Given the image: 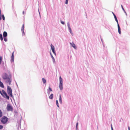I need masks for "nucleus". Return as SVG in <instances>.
<instances>
[{"instance_id":"nucleus-1","label":"nucleus","mask_w":130,"mask_h":130,"mask_svg":"<svg viewBox=\"0 0 130 130\" xmlns=\"http://www.w3.org/2000/svg\"><path fill=\"white\" fill-rule=\"evenodd\" d=\"M5 82L8 84L9 85L11 84V83L12 81V76L11 74H9V77L4 80Z\"/></svg>"},{"instance_id":"nucleus-12","label":"nucleus","mask_w":130,"mask_h":130,"mask_svg":"<svg viewBox=\"0 0 130 130\" xmlns=\"http://www.w3.org/2000/svg\"><path fill=\"white\" fill-rule=\"evenodd\" d=\"M24 25L23 24V25L22 27L21 28V31L22 32V35L23 36L25 34L24 32Z\"/></svg>"},{"instance_id":"nucleus-15","label":"nucleus","mask_w":130,"mask_h":130,"mask_svg":"<svg viewBox=\"0 0 130 130\" xmlns=\"http://www.w3.org/2000/svg\"><path fill=\"white\" fill-rule=\"evenodd\" d=\"M53 97V94H51L49 97V98L50 99H52Z\"/></svg>"},{"instance_id":"nucleus-39","label":"nucleus","mask_w":130,"mask_h":130,"mask_svg":"<svg viewBox=\"0 0 130 130\" xmlns=\"http://www.w3.org/2000/svg\"><path fill=\"white\" fill-rule=\"evenodd\" d=\"M50 53V54H51V57L52 58V56H53L52 55V54L51 53Z\"/></svg>"},{"instance_id":"nucleus-30","label":"nucleus","mask_w":130,"mask_h":130,"mask_svg":"<svg viewBox=\"0 0 130 130\" xmlns=\"http://www.w3.org/2000/svg\"><path fill=\"white\" fill-rule=\"evenodd\" d=\"M0 93L1 94V95L2 96H3V92L2 91V92L0 90Z\"/></svg>"},{"instance_id":"nucleus-33","label":"nucleus","mask_w":130,"mask_h":130,"mask_svg":"<svg viewBox=\"0 0 130 130\" xmlns=\"http://www.w3.org/2000/svg\"><path fill=\"white\" fill-rule=\"evenodd\" d=\"M118 24V29H120V26H119V25L118 24V23H117Z\"/></svg>"},{"instance_id":"nucleus-10","label":"nucleus","mask_w":130,"mask_h":130,"mask_svg":"<svg viewBox=\"0 0 130 130\" xmlns=\"http://www.w3.org/2000/svg\"><path fill=\"white\" fill-rule=\"evenodd\" d=\"M14 52H13L12 54V55L11 57V62H14Z\"/></svg>"},{"instance_id":"nucleus-35","label":"nucleus","mask_w":130,"mask_h":130,"mask_svg":"<svg viewBox=\"0 0 130 130\" xmlns=\"http://www.w3.org/2000/svg\"><path fill=\"white\" fill-rule=\"evenodd\" d=\"M66 4H68V0H66Z\"/></svg>"},{"instance_id":"nucleus-40","label":"nucleus","mask_w":130,"mask_h":130,"mask_svg":"<svg viewBox=\"0 0 130 130\" xmlns=\"http://www.w3.org/2000/svg\"><path fill=\"white\" fill-rule=\"evenodd\" d=\"M47 91H48V92H47L48 93V94H50V92H49L48 91V90Z\"/></svg>"},{"instance_id":"nucleus-16","label":"nucleus","mask_w":130,"mask_h":130,"mask_svg":"<svg viewBox=\"0 0 130 130\" xmlns=\"http://www.w3.org/2000/svg\"><path fill=\"white\" fill-rule=\"evenodd\" d=\"M42 80L43 82V83L44 84L46 83V80L44 78H43L42 79Z\"/></svg>"},{"instance_id":"nucleus-42","label":"nucleus","mask_w":130,"mask_h":130,"mask_svg":"<svg viewBox=\"0 0 130 130\" xmlns=\"http://www.w3.org/2000/svg\"><path fill=\"white\" fill-rule=\"evenodd\" d=\"M23 14H24V11H23Z\"/></svg>"},{"instance_id":"nucleus-9","label":"nucleus","mask_w":130,"mask_h":130,"mask_svg":"<svg viewBox=\"0 0 130 130\" xmlns=\"http://www.w3.org/2000/svg\"><path fill=\"white\" fill-rule=\"evenodd\" d=\"M51 49L52 51L54 53V54L55 55H56V53L55 52V47L52 44H51Z\"/></svg>"},{"instance_id":"nucleus-36","label":"nucleus","mask_w":130,"mask_h":130,"mask_svg":"<svg viewBox=\"0 0 130 130\" xmlns=\"http://www.w3.org/2000/svg\"><path fill=\"white\" fill-rule=\"evenodd\" d=\"M111 130H113V127H112V125L111 124Z\"/></svg>"},{"instance_id":"nucleus-21","label":"nucleus","mask_w":130,"mask_h":130,"mask_svg":"<svg viewBox=\"0 0 130 130\" xmlns=\"http://www.w3.org/2000/svg\"><path fill=\"white\" fill-rule=\"evenodd\" d=\"M114 17L115 19V20L117 22V23H118V20L117 19V17H116V16H114Z\"/></svg>"},{"instance_id":"nucleus-23","label":"nucleus","mask_w":130,"mask_h":130,"mask_svg":"<svg viewBox=\"0 0 130 130\" xmlns=\"http://www.w3.org/2000/svg\"><path fill=\"white\" fill-rule=\"evenodd\" d=\"M2 113L0 110V118L2 117Z\"/></svg>"},{"instance_id":"nucleus-8","label":"nucleus","mask_w":130,"mask_h":130,"mask_svg":"<svg viewBox=\"0 0 130 130\" xmlns=\"http://www.w3.org/2000/svg\"><path fill=\"white\" fill-rule=\"evenodd\" d=\"M8 111H12V107L10 104H8L7 107Z\"/></svg>"},{"instance_id":"nucleus-37","label":"nucleus","mask_w":130,"mask_h":130,"mask_svg":"<svg viewBox=\"0 0 130 130\" xmlns=\"http://www.w3.org/2000/svg\"><path fill=\"white\" fill-rule=\"evenodd\" d=\"M112 14H113V15H114V16H116V15H115V14L113 12H112Z\"/></svg>"},{"instance_id":"nucleus-32","label":"nucleus","mask_w":130,"mask_h":130,"mask_svg":"<svg viewBox=\"0 0 130 130\" xmlns=\"http://www.w3.org/2000/svg\"><path fill=\"white\" fill-rule=\"evenodd\" d=\"M2 18H3V20H5V17L3 15H2Z\"/></svg>"},{"instance_id":"nucleus-18","label":"nucleus","mask_w":130,"mask_h":130,"mask_svg":"<svg viewBox=\"0 0 130 130\" xmlns=\"http://www.w3.org/2000/svg\"><path fill=\"white\" fill-rule=\"evenodd\" d=\"M59 101L60 103H62V101H61V95H59Z\"/></svg>"},{"instance_id":"nucleus-7","label":"nucleus","mask_w":130,"mask_h":130,"mask_svg":"<svg viewBox=\"0 0 130 130\" xmlns=\"http://www.w3.org/2000/svg\"><path fill=\"white\" fill-rule=\"evenodd\" d=\"M2 77L3 79L4 80L9 77V75H7L6 73H4L2 75Z\"/></svg>"},{"instance_id":"nucleus-43","label":"nucleus","mask_w":130,"mask_h":130,"mask_svg":"<svg viewBox=\"0 0 130 130\" xmlns=\"http://www.w3.org/2000/svg\"><path fill=\"white\" fill-rule=\"evenodd\" d=\"M38 12H39V14H40V12H39V11L38 10Z\"/></svg>"},{"instance_id":"nucleus-34","label":"nucleus","mask_w":130,"mask_h":130,"mask_svg":"<svg viewBox=\"0 0 130 130\" xmlns=\"http://www.w3.org/2000/svg\"><path fill=\"white\" fill-rule=\"evenodd\" d=\"M78 123H77L76 124V128L77 129V126H78Z\"/></svg>"},{"instance_id":"nucleus-4","label":"nucleus","mask_w":130,"mask_h":130,"mask_svg":"<svg viewBox=\"0 0 130 130\" xmlns=\"http://www.w3.org/2000/svg\"><path fill=\"white\" fill-rule=\"evenodd\" d=\"M60 81V83L59 85L60 89V90H62V79L61 78V77L60 76L59 78Z\"/></svg>"},{"instance_id":"nucleus-2","label":"nucleus","mask_w":130,"mask_h":130,"mask_svg":"<svg viewBox=\"0 0 130 130\" xmlns=\"http://www.w3.org/2000/svg\"><path fill=\"white\" fill-rule=\"evenodd\" d=\"M7 93L9 96L12 97H13V96L12 93V89L9 86L7 87Z\"/></svg>"},{"instance_id":"nucleus-26","label":"nucleus","mask_w":130,"mask_h":130,"mask_svg":"<svg viewBox=\"0 0 130 130\" xmlns=\"http://www.w3.org/2000/svg\"><path fill=\"white\" fill-rule=\"evenodd\" d=\"M2 58L1 56L0 57V65L1 64L2 61Z\"/></svg>"},{"instance_id":"nucleus-17","label":"nucleus","mask_w":130,"mask_h":130,"mask_svg":"<svg viewBox=\"0 0 130 130\" xmlns=\"http://www.w3.org/2000/svg\"><path fill=\"white\" fill-rule=\"evenodd\" d=\"M0 86L2 88H3L4 87V86L2 82L1 81H0Z\"/></svg>"},{"instance_id":"nucleus-38","label":"nucleus","mask_w":130,"mask_h":130,"mask_svg":"<svg viewBox=\"0 0 130 130\" xmlns=\"http://www.w3.org/2000/svg\"><path fill=\"white\" fill-rule=\"evenodd\" d=\"M50 53V54H51V57L52 58V56H53L52 55V54L51 53Z\"/></svg>"},{"instance_id":"nucleus-28","label":"nucleus","mask_w":130,"mask_h":130,"mask_svg":"<svg viewBox=\"0 0 130 130\" xmlns=\"http://www.w3.org/2000/svg\"><path fill=\"white\" fill-rule=\"evenodd\" d=\"M61 24H62L64 25V22L63 21H61Z\"/></svg>"},{"instance_id":"nucleus-6","label":"nucleus","mask_w":130,"mask_h":130,"mask_svg":"<svg viewBox=\"0 0 130 130\" xmlns=\"http://www.w3.org/2000/svg\"><path fill=\"white\" fill-rule=\"evenodd\" d=\"M2 77L3 79L4 80L9 77V75H7L6 73H4L2 75Z\"/></svg>"},{"instance_id":"nucleus-22","label":"nucleus","mask_w":130,"mask_h":130,"mask_svg":"<svg viewBox=\"0 0 130 130\" xmlns=\"http://www.w3.org/2000/svg\"><path fill=\"white\" fill-rule=\"evenodd\" d=\"M56 104L57 105V106L58 107H59V105H58V100H57L56 101Z\"/></svg>"},{"instance_id":"nucleus-24","label":"nucleus","mask_w":130,"mask_h":130,"mask_svg":"<svg viewBox=\"0 0 130 130\" xmlns=\"http://www.w3.org/2000/svg\"><path fill=\"white\" fill-rule=\"evenodd\" d=\"M121 7L122 8V9H123V11H124V12L125 13H126L125 11V10H124V8H123V7L122 5H121Z\"/></svg>"},{"instance_id":"nucleus-19","label":"nucleus","mask_w":130,"mask_h":130,"mask_svg":"<svg viewBox=\"0 0 130 130\" xmlns=\"http://www.w3.org/2000/svg\"><path fill=\"white\" fill-rule=\"evenodd\" d=\"M52 60L53 63H55V60L53 56H52Z\"/></svg>"},{"instance_id":"nucleus-11","label":"nucleus","mask_w":130,"mask_h":130,"mask_svg":"<svg viewBox=\"0 0 130 130\" xmlns=\"http://www.w3.org/2000/svg\"><path fill=\"white\" fill-rule=\"evenodd\" d=\"M68 26L70 32L71 34L72 35L73 33H72L71 29L70 27L69 23H68Z\"/></svg>"},{"instance_id":"nucleus-14","label":"nucleus","mask_w":130,"mask_h":130,"mask_svg":"<svg viewBox=\"0 0 130 130\" xmlns=\"http://www.w3.org/2000/svg\"><path fill=\"white\" fill-rule=\"evenodd\" d=\"M7 33L6 31H4L3 33V36L4 37H6L7 36Z\"/></svg>"},{"instance_id":"nucleus-29","label":"nucleus","mask_w":130,"mask_h":130,"mask_svg":"<svg viewBox=\"0 0 130 130\" xmlns=\"http://www.w3.org/2000/svg\"><path fill=\"white\" fill-rule=\"evenodd\" d=\"M48 89L50 90L51 91H52V89L50 87H49L48 88Z\"/></svg>"},{"instance_id":"nucleus-27","label":"nucleus","mask_w":130,"mask_h":130,"mask_svg":"<svg viewBox=\"0 0 130 130\" xmlns=\"http://www.w3.org/2000/svg\"><path fill=\"white\" fill-rule=\"evenodd\" d=\"M118 31L119 33V34H121V31L120 30V28L118 29Z\"/></svg>"},{"instance_id":"nucleus-13","label":"nucleus","mask_w":130,"mask_h":130,"mask_svg":"<svg viewBox=\"0 0 130 130\" xmlns=\"http://www.w3.org/2000/svg\"><path fill=\"white\" fill-rule=\"evenodd\" d=\"M70 44L71 45V46L73 47L75 49H76L77 47L76 46V45H75V44L73 43V42H72V43H70Z\"/></svg>"},{"instance_id":"nucleus-25","label":"nucleus","mask_w":130,"mask_h":130,"mask_svg":"<svg viewBox=\"0 0 130 130\" xmlns=\"http://www.w3.org/2000/svg\"><path fill=\"white\" fill-rule=\"evenodd\" d=\"M4 40L6 42L7 41V38L6 37H4Z\"/></svg>"},{"instance_id":"nucleus-20","label":"nucleus","mask_w":130,"mask_h":130,"mask_svg":"<svg viewBox=\"0 0 130 130\" xmlns=\"http://www.w3.org/2000/svg\"><path fill=\"white\" fill-rule=\"evenodd\" d=\"M0 39L1 40H3V38L2 37V34H0Z\"/></svg>"},{"instance_id":"nucleus-3","label":"nucleus","mask_w":130,"mask_h":130,"mask_svg":"<svg viewBox=\"0 0 130 130\" xmlns=\"http://www.w3.org/2000/svg\"><path fill=\"white\" fill-rule=\"evenodd\" d=\"M1 121L3 124H5L8 121V118L7 117H4L1 119Z\"/></svg>"},{"instance_id":"nucleus-31","label":"nucleus","mask_w":130,"mask_h":130,"mask_svg":"<svg viewBox=\"0 0 130 130\" xmlns=\"http://www.w3.org/2000/svg\"><path fill=\"white\" fill-rule=\"evenodd\" d=\"M3 128V126L2 125H0V129H2Z\"/></svg>"},{"instance_id":"nucleus-41","label":"nucleus","mask_w":130,"mask_h":130,"mask_svg":"<svg viewBox=\"0 0 130 130\" xmlns=\"http://www.w3.org/2000/svg\"><path fill=\"white\" fill-rule=\"evenodd\" d=\"M128 129L129 130H130V128L129 126L128 127Z\"/></svg>"},{"instance_id":"nucleus-5","label":"nucleus","mask_w":130,"mask_h":130,"mask_svg":"<svg viewBox=\"0 0 130 130\" xmlns=\"http://www.w3.org/2000/svg\"><path fill=\"white\" fill-rule=\"evenodd\" d=\"M2 92L3 94V96H2L7 99L9 100V97L8 95L3 90H2Z\"/></svg>"}]
</instances>
